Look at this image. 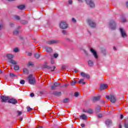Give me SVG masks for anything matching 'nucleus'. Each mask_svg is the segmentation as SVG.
<instances>
[{"label": "nucleus", "mask_w": 128, "mask_h": 128, "mask_svg": "<svg viewBox=\"0 0 128 128\" xmlns=\"http://www.w3.org/2000/svg\"><path fill=\"white\" fill-rule=\"evenodd\" d=\"M23 72L24 74H28V70L26 68H24L23 70Z\"/></svg>", "instance_id": "obj_24"}, {"label": "nucleus", "mask_w": 128, "mask_h": 128, "mask_svg": "<svg viewBox=\"0 0 128 128\" xmlns=\"http://www.w3.org/2000/svg\"><path fill=\"white\" fill-rule=\"evenodd\" d=\"M120 118H121V120H122V118H124V115L121 114V116H120Z\"/></svg>", "instance_id": "obj_54"}, {"label": "nucleus", "mask_w": 128, "mask_h": 128, "mask_svg": "<svg viewBox=\"0 0 128 128\" xmlns=\"http://www.w3.org/2000/svg\"><path fill=\"white\" fill-rule=\"evenodd\" d=\"M20 50L18 49V48H14V52H19Z\"/></svg>", "instance_id": "obj_35"}, {"label": "nucleus", "mask_w": 128, "mask_h": 128, "mask_svg": "<svg viewBox=\"0 0 128 128\" xmlns=\"http://www.w3.org/2000/svg\"><path fill=\"white\" fill-rule=\"evenodd\" d=\"M14 34L15 36H18V30H16L14 32Z\"/></svg>", "instance_id": "obj_32"}, {"label": "nucleus", "mask_w": 128, "mask_h": 128, "mask_svg": "<svg viewBox=\"0 0 128 128\" xmlns=\"http://www.w3.org/2000/svg\"><path fill=\"white\" fill-rule=\"evenodd\" d=\"M62 33L63 34H66V35H68V32L66 30H63L62 31Z\"/></svg>", "instance_id": "obj_31"}, {"label": "nucleus", "mask_w": 128, "mask_h": 128, "mask_svg": "<svg viewBox=\"0 0 128 128\" xmlns=\"http://www.w3.org/2000/svg\"><path fill=\"white\" fill-rule=\"evenodd\" d=\"M68 86V84H65L64 85V86L65 87V88H66V86Z\"/></svg>", "instance_id": "obj_56"}, {"label": "nucleus", "mask_w": 128, "mask_h": 128, "mask_svg": "<svg viewBox=\"0 0 128 128\" xmlns=\"http://www.w3.org/2000/svg\"><path fill=\"white\" fill-rule=\"evenodd\" d=\"M34 56H35L36 58H40V54L36 53L34 54Z\"/></svg>", "instance_id": "obj_26"}, {"label": "nucleus", "mask_w": 128, "mask_h": 128, "mask_svg": "<svg viewBox=\"0 0 128 128\" xmlns=\"http://www.w3.org/2000/svg\"><path fill=\"white\" fill-rule=\"evenodd\" d=\"M102 104H104L105 102H104V100H102Z\"/></svg>", "instance_id": "obj_63"}, {"label": "nucleus", "mask_w": 128, "mask_h": 128, "mask_svg": "<svg viewBox=\"0 0 128 128\" xmlns=\"http://www.w3.org/2000/svg\"><path fill=\"white\" fill-rule=\"evenodd\" d=\"M51 64H54V59H51Z\"/></svg>", "instance_id": "obj_46"}, {"label": "nucleus", "mask_w": 128, "mask_h": 128, "mask_svg": "<svg viewBox=\"0 0 128 128\" xmlns=\"http://www.w3.org/2000/svg\"><path fill=\"white\" fill-rule=\"evenodd\" d=\"M100 110V107H98V109L96 110V112H98Z\"/></svg>", "instance_id": "obj_41"}, {"label": "nucleus", "mask_w": 128, "mask_h": 128, "mask_svg": "<svg viewBox=\"0 0 128 128\" xmlns=\"http://www.w3.org/2000/svg\"><path fill=\"white\" fill-rule=\"evenodd\" d=\"M6 57L8 58V60H10V61H9V62H10V64H16V62L12 60V58H14V55H12V54H7Z\"/></svg>", "instance_id": "obj_3"}, {"label": "nucleus", "mask_w": 128, "mask_h": 128, "mask_svg": "<svg viewBox=\"0 0 128 128\" xmlns=\"http://www.w3.org/2000/svg\"><path fill=\"white\" fill-rule=\"evenodd\" d=\"M44 48L45 50H46L48 52H51L52 51V48L50 47H48V46H45L44 47Z\"/></svg>", "instance_id": "obj_17"}, {"label": "nucleus", "mask_w": 128, "mask_h": 128, "mask_svg": "<svg viewBox=\"0 0 128 128\" xmlns=\"http://www.w3.org/2000/svg\"><path fill=\"white\" fill-rule=\"evenodd\" d=\"M106 98H107V100H110L111 102L113 104L116 102V96H114V95H110V96H106Z\"/></svg>", "instance_id": "obj_4"}, {"label": "nucleus", "mask_w": 128, "mask_h": 128, "mask_svg": "<svg viewBox=\"0 0 128 128\" xmlns=\"http://www.w3.org/2000/svg\"><path fill=\"white\" fill-rule=\"evenodd\" d=\"M30 110H32V108H30V107H28V112H30Z\"/></svg>", "instance_id": "obj_43"}, {"label": "nucleus", "mask_w": 128, "mask_h": 128, "mask_svg": "<svg viewBox=\"0 0 128 128\" xmlns=\"http://www.w3.org/2000/svg\"><path fill=\"white\" fill-rule=\"evenodd\" d=\"M120 31L122 38H124L128 36V35H126V30H124L122 28H120Z\"/></svg>", "instance_id": "obj_5"}, {"label": "nucleus", "mask_w": 128, "mask_h": 128, "mask_svg": "<svg viewBox=\"0 0 128 128\" xmlns=\"http://www.w3.org/2000/svg\"><path fill=\"white\" fill-rule=\"evenodd\" d=\"M69 4H72V0H69L68 2Z\"/></svg>", "instance_id": "obj_47"}, {"label": "nucleus", "mask_w": 128, "mask_h": 128, "mask_svg": "<svg viewBox=\"0 0 128 128\" xmlns=\"http://www.w3.org/2000/svg\"><path fill=\"white\" fill-rule=\"evenodd\" d=\"M79 94H78V92H75L74 94V96L76 97V98H78V96H79Z\"/></svg>", "instance_id": "obj_33"}, {"label": "nucleus", "mask_w": 128, "mask_h": 128, "mask_svg": "<svg viewBox=\"0 0 128 128\" xmlns=\"http://www.w3.org/2000/svg\"><path fill=\"white\" fill-rule=\"evenodd\" d=\"M24 82H26V81H24V80H21L20 81V84H24Z\"/></svg>", "instance_id": "obj_37"}, {"label": "nucleus", "mask_w": 128, "mask_h": 128, "mask_svg": "<svg viewBox=\"0 0 128 128\" xmlns=\"http://www.w3.org/2000/svg\"><path fill=\"white\" fill-rule=\"evenodd\" d=\"M54 58H58V54H54Z\"/></svg>", "instance_id": "obj_40"}, {"label": "nucleus", "mask_w": 128, "mask_h": 128, "mask_svg": "<svg viewBox=\"0 0 128 128\" xmlns=\"http://www.w3.org/2000/svg\"><path fill=\"white\" fill-rule=\"evenodd\" d=\"M60 86V83L56 82L53 85L51 86V88L52 90H56V88L58 86Z\"/></svg>", "instance_id": "obj_11"}, {"label": "nucleus", "mask_w": 128, "mask_h": 128, "mask_svg": "<svg viewBox=\"0 0 128 128\" xmlns=\"http://www.w3.org/2000/svg\"><path fill=\"white\" fill-rule=\"evenodd\" d=\"M20 67L18 65L14 66V70H18Z\"/></svg>", "instance_id": "obj_28"}, {"label": "nucleus", "mask_w": 128, "mask_h": 128, "mask_svg": "<svg viewBox=\"0 0 128 128\" xmlns=\"http://www.w3.org/2000/svg\"><path fill=\"white\" fill-rule=\"evenodd\" d=\"M98 118H102V115L100 114L98 115Z\"/></svg>", "instance_id": "obj_50"}, {"label": "nucleus", "mask_w": 128, "mask_h": 128, "mask_svg": "<svg viewBox=\"0 0 128 128\" xmlns=\"http://www.w3.org/2000/svg\"><path fill=\"white\" fill-rule=\"evenodd\" d=\"M122 22H126V18H123L122 20Z\"/></svg>", "instance_id": "obj_39"}, {"label": "nucleus", "mask_w": 128, "mask_h": 128, "mask_svg": "<svg viewBox=\"0 0 128 128\" xmlns=\"http://www.w3.org/2000/svg\"><path fill=\"white\" fill-rule=\"evenodd\" d=\"M85 126H86V124H81V126H82V128H84Z\"/></svg>", "instance_id": "obj_51"}, {"label": "nucleus", "mask_w": 128, "mask_h": 128, "mask_svg": "<svg viewBox=\"0 0 128 128\" xmlns=\"http://www.w3.org/2000/svg\"><path fill=\"white\" fill-rule=\"evenodd\" d=\"M88 64L90 66H94V62L92 60L88 61Z\"/></svg>", "instance_id": "obj_25"}, {"label": "nucleus", "mask_w": 128, "mask_h": 128, "mask_svg": "<svg viewBox=\"0 0 128 128\" xmlns=\"http://www.w3.org/2000/svg\"><path fill=\"white\" fill-rule=\"evenodd\" d=\"M88 22L89 26H90L91 28H96V22L90 19L88 20Z\"/></svg>", "instance_id": "obj_9"}, {"label": "nucleus", "mask_w": 128, "mask_h": 128, "mask_svg": "<svg viewBox=\"0 0 128 128\" xmlns=\"http://www.w3.org/2000/svg\"><path fill=\"white\" fill-rule=\"evenodd\" d=\"M53 94H54V96H62V92L55 91L53 92Z\"/></svg>", "instance_id": "obj_18"}, {"label": "nucleus", "mask_w": 128, "mask_h": 128, "mask_svg": "<svg viewBox=\"0 0 128 128\" xmlns=\"http://www.w3.org/2000/svg\"><path fill=\"white\" fill-rule=\"evenodd\" d=\"M78 0V2H82V0Z\"/></svg>", "instance_id": "obj_61"}, {"label": "nucleus", "mask_w": 128, "mask_h": 128, "mask_svg": "<svg viewBox=\"0 0 128 128\" xmlns=\"http://www.w3.org/2000/svg\"><path fill=\"white\" fill-rule=\"evenodd\" d=\"M90 50L91 52H92L93 56H94L95 58H98V54L96 53V52L94 50V48H91L90 49Z\"/></svg>", "instance_id": "obj_14"}, {"label": "nucleus", "mask_w": 128, "mask_h": 128, "mask_svg": "<svg viewBox=\"0 0 128 128\" xmlns=\"http://www.w3.org/2000/svg\"><path fill=\"white\" fill-rule=\"evenodd\" d=\"M108 88V84H101L100 85V90H106Z\"/></svg>", "instance_id": "obj_13"}, {"label": "nucleus", "mask_w": 128, "mask_h": 128, "mask_svg": "<svg viewBox=\"0 0 128 128\" xmlns=\"http://www.w3.org/2000/svg\"><path fill=\"white\" fill-rule=\"evenodd\" d=\"M76 84V80H74V81H72L71 82V86H74V84Z\"/></svg>", "instance_id": "obj_34"}, {"label": "nucleus", "mask_w": 128, "mask_h": 128, "mask_svg": "<svg viewBox=\"0 0 128 128\" xmlns=\"http://www.w3.org/2000/svg\"><path fill=\"white\" fill-rule=\"evenodd\" d=\"M108 26L110 30H114L116 28V22L114 20H111L108 23Z\"/></svg>", "instance_id": "obj_2"}, {"label": "nucleus", "mask_w": 128, "mask_h": 128, "mask_svg": "<svg viewBox=\"0 0 128 128\" xmlns=\"http://www.w3.org/2000/svg\"><path fill=\"white\" fill-rule=\"evenodd\" d=\"M30 96L32 98V96H34V93H31Z\"/></svg>", "instance_id": "obj_49"}, {"label": "nucleus", "mask_w": 128, "mask_h": 128, "mask_svg": "<svg viewBox=\"0 0 128 128\" xmlns=\"http://www.w3.org/2000/svg\"><path fill=\"white\" fill-rule=\"evenodd\" d=\"M83 112H87L88 114H92V110L91 109H88L87 110H83Z\"/></svg>", "instance_id": "obj_22"}, {"label": "nucleus", "mask_w": 128, "mask_h": 128, "mask_svg": "<svg viewBox=\"0 0 128 128\" xmlns=\"http://www.w3.org/2000/svg\"><path fill=\"white\" fill-rule=\"evenodd\" d=\"M18 116H21L22 112L20 111H18Z\"/></svg>", "instance_id": "obj_48"}, {"label": "nucleus", "mask_w": 128, "mask_h": 128, "mask_svg": "<svg viewBox=\"0 0 128 128\" xmlns=\"http://www.w3.org/2000/svg\"><path fill=\"white\" fill-rule=\"evenodd\" d=\"M0 98L2 100V102H6V100H10V97L6 96H1Z\"/></svg>", "instance_id": "obj_10"}, {"label": "nucleus", "mask_w": 128, "mask_h": 128, "mask_svg": "<svg viewBox=\"0 0 128 128\" xmlns=\"http://www.w3.org/2000/svg\"><path fill=\"white\" fill-rule=\"evenodd\" d=\"M80 74L82 78H87L88 80L90 78V75L88 74H86L84 72H82L80 73Z\"/></svg>", "instance_id": "obj_15"}, {"label": "nucleus", "mask_w": 128, "mask_h": 128, "mask_svg": "<svg viewBox=\"0 0 128 128\" xmlns=\"http://www.w3.org/2000/svg\"><path fill=\"white\" fill-rule=\"evenodd\" d=\"M105 123L106 126H110V124H112V120H107L106 121Z\"/></svg>", "instance_id": "obj_20"}, {"label": "nucleus", "mask_w": 128, "mask_h": 128, "mask_svg": "<svg viewBox=\"0 0 128 128\" xmlns=\"http://www.w3.org/2000/svg\"><path fill=\"white\" fill-rule=\"evenodd\" d=\"M43 68H47V70H50L51 72H54V69L56 68V67L54 66L52 67L50 66H48L46 64L44 65Z\"/></svg>", "instance_id": "obj_8"}, {"label": "nucleus", "mask_w": 128, "mask_h": 128, "mask_svg": "<svg viewBox=\"0 0 128 128\" xmlns=\"http://www.w3.org/2000/svg\"><path fill=\"white\" fill-rule=\"evenodd\" d=\"M100 96H94L92 100L93 102H96V100H100Z\"/></svg>", "instance_id": "obj_21"}, {"label": "nucleus", "mask_w": 128, "mask_h": 128, "mask_svg": "<svg viewBox=\"0 0 128 128\" xmlns=\"http://www.w3.org/2000/svg\"><path fill=\"white\" fill-rule=\"evenodd\" d=\"M18 8L19 10H24V5H20L18 6Z\"/></svg>", "instance_id": "obj_27"}, {"label": "nucleus", "mask_w": 128, "mask_h": 128, "mask_svg": "<svg viewBox=\"0 0 128 128\" xmlns=\"http://www.w3.org/2000/svg\"><path fill=\"white\" fill-rule=\"evenodd\" d=\"M60 26L62 30H66V28H68V24L66 22H62L60 23Z\"/></svg>", "instance_id": "obj_6"}, {"label": "nucleus", "mask_w": 128, "mask_h": 128, "mask_svg": "<svg viewBox=\"0 0 128 128\" xmlns=\"http://www.w3.org/2000/svg\"><path fill=\"white\" fill-rule=\"evenodd\" d=\"M114 50H116V47H114Z\"/></svg>", "instance_id": "obj_60"}, {"label": "nucleus", "mask_w": 128, "mask_h": 128, "mask_svg": "<svg viewBox=\"0 0 128 128\" xmlns=\"http://www.w3.org/2000/svg\"><path fill=\"white\" fill-rule=\"evenodd\" d=\"M74 72H78V70L77 69H74Z\"/></svg>", "instance_id": "obj_55"}, {"label": "nucleus", "mask_w": 128, "mask_h": 128, "mask_svg": "<svg viewBox=\"0 0 128 128\" xmlns=\"http://www.w3.org/2000/svg\"><path fill=\"white\" fill-rule=\"evenodd\" d=\"M122 128V125L120 124L119 125V128Z\"/></svg>", "instance_id": "obj_59"}, {"label": "nucleus", "mask_w": 128, "mask_h": 128, "mask_svg": "<svg viewBox=\"0 0 128 128\" xmlns=\"http://www.w3.org/2000/svg\"><path fill=\"white\" fill-rule=\"evenodd\" d=\"M28 66H34V64L32 62H28Z\"/></svg>", "instance_id": "obj_36"}, {"label": "nucleus", "mask_w": 128, "mask_h": 128, "mask_svg": "<svg viewBox=\"0 0 128 128\" xmlns=\"http://www.w3.org/2000/svg\"><path fill=\"white\" fill-rule=\"evenodd\" d=\"M2 70H0V74H2Z\"/></svg>", "instance_id": "obj_64"}, {"label": "nucleus", "mask_w": 128, "mask_h": 128, "mask_svg": "<svg viewBox=\"0 0 128 128\" xmlns=\"http://www.w3.org/2000/svg\"><path fill=\"white\" fill-rule=\"evenodd\" d=\"M70 102V99L66 98L64 100V104H66V102Z\"/></svg>", "instance_id": "obj_30"}, {"label": "nucleus", "mask_w": 128, "mask_h": 128, "mask_svg": "<svg viewBox=\"0 0 128 128\" xmlns=\"http://www.w3.org/2000/svg\"><path fill=\"white\" fill-rule=\"evenodd\" d=\"M8 102L10 104H16L18 103V101L16 100L14 98L9 99Z\"/></svg>", "instance_id": "obj_16"}, {"label": "nucleus", "mask_w": 128, "mask_h": 128, "mask_svg": "<svg viewBox=\"0 0 128 128\" xmlns=\"http://www.w3.org/2000/svg\"><path fill=\"white\" fill-rule=\"evenodd\" d=\"M12 18L14 20H20V17L18 15H14L13 16Z\"/></svg>", "instance_id": "obj_19"}, {"label": "nucleus", "mask_w": 128, "mask_h": 128, "mask_svg": "<svg viewBox=\"0 0 128 128\" xmlns=\"http://www.w3.org/2000/svg\"><path fill=\"white\" fill-rule=\"evenodd\" d=\"M3 27H4V24H0V30H2Z\"/></svg>", "instance_id": "obj_45"}, {"label": "nucleus", "mask_w": 128, "mask_h": 128, "mask_svg": "<svg viewBox=\"0 0 128 128\" xmlns=\"http://www.w3.org/2000/svg\"><path fill=\"white\" fill-rule=\"evenodd\" d=\"M80 118H82V120H86L88 118V117L86 116V114H83L80 116Z\"/></svg>", "instance_id": "obj_23"}, {"label": "nucleus", "mask_w": 128, "mask_h": 128, "mask_svg": "<svg viewBox=\"0 0 128 128\" xmlns=\"http://www.w3.org/2000/svg\"><path fill=\"white\" fill-rule=\"evenodd\" d=\"M20 122H22V118L20 117Z\"/></svg>", "instance_id": "obj_57"}, {"label": "nucleus", "mask_w": 128, "mask_h": 128, "mask_svg": "<svg viewBox=\"0 0 128 128\" xmlns=\"http://www.w3.org/2000/svg\"><path fill=\"white\" fill-rule=\"evenodd\" d=\"M27 78L30 84H36V78L32 74L29 75Z\"/></svg>", "instance_id": "obj_1"}, {"label": "nucleus", "mask_w": 128, "mask_h": 128, "mask_svg": "<svg viewBox=\"0 0 128 128\" xmlns=\"http://www.w3.org/2000/svg\"><path fill=\"white\" fill-rule=\"evenodd\" d=\"M84 79H80V80L78 81V84H86V82H84Z\"/></svg>", "instance_id": "obj_29"}, {"label": "nucleus", "mask_w": 128, "mask_h": 128, "mask_svg": "<svg viewBox=\"0 0 128 128\" xmlns=\"http://www.w3.org/2000/svg\"><path fill=\"white\" fill-rule=\"evenodd\" d=\"M28 24V22H25L24 23V24Z\"/></svg>", "instance_id": "obj_62"}, {"label": "nucleus", "mask_w": 128, "mask_h": 128, "mask_svg": "<svg viewBox=\"0 0 128 128\" xmlns=\"http://www.w3.org/2000/svg\"><path fill=\"white\" fill-rule=\"evenodd\" d=\"M86 2V4L90 6V8H94L95 4L94 3V1L92 0H85Z\"/></svg>", "instance_id": "obj_7"}, {"label": "nucleus", "mask_w": 128, "mask_h": 128, "mask_svg": "<svg viewBox=\"0 0 128 128\" xmlns=\"http://www.w3.org/2000/svg\"><path fill=\"white\" fill-rule=\"evenodd\" d=\"M62 70H66V66H62Z\"/></svg>", "instance_id": "obj_52"}, {"label": "nucleus", "mask_w": 128, "mask_h": 128, "mask_svg": "<svg viewBox=\"0 0 128 128\" xmlns=\"http://www.w3.org/2000/svg\"><path fill=\"white\" fill-rule=\"evenodd\" d=\"M10 76H11L12 78H14V76H16V75H14V74L12 73H10Z\"/></svg>", "instance_id": "obj_42"}, {"label": "nucleus", "mask_w": 128, "mask_h": 128, "mask_svg": "<svg viewBox=\"0 0 128 128\" xmlns=\"http://www.w3.org/2000/svg\"><path fill=\"white\" fill-rule=\"evenodd\" d=\"M16 0H8V2H14Z\"/></svg>", "instance_id": "obj_58"}, {"label": "nucleus", "mask_w": 128, "mask_h": 128, "mask_svg": "<svg viewBox=\"0 0 128 128\" xmlns=\"http://www.w3.org/2000/svg\"><path fill=\"white\" fill-rule=\"evenodd\" d=\"M72 22H73L76 23V20L74 18H72Z\"/></svg>", "instance_id": "obj_44"}, {"label": "nucleus", "mask_w": 128, "mask_h": 128, "mask_svg": "<svg viewBox=\"0 0 128 128\" xmlns=\"http://www.w3.org/2000/svg\"><path fill=\"white\" fill-rule=\"evenodd\" d=\"M28 56H32V53L31 52H28Z\"/></svg>", "instance_id": "obj_53"}, {"label": "nucleus", "mask_w": 128, "mask_h": 128, "mask_svg": "<svg viewBox=\"0 0 128 128\" xmlns=\"http://www.w3.org/2000/svg\"><path fill=\"white\" fill-rule=\"evenodd\" d=\"M124 127L126 128H128V122H126L124 123Z\"/></svg>", "instance_id": "obj_38"}, {"label": "nucleus", "mask_w": 128, "mask_h": 128, "mask_svg": "<svg viewBox=\"0 0 128 128\" xmlns=\"http://www.w3.org/2000/svg\"><path fill=\"white\" fill-rule=\"evenodd\" d=\"M58 41L57 40H48L46 42L47 44H58Z\"/></svg>", "instance_id": "obj_12"}]
</instances>
